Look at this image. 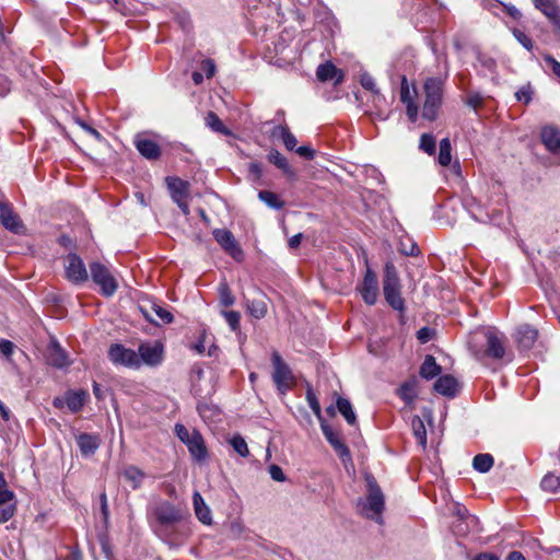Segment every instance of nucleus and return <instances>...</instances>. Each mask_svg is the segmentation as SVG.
<instances>
[{"label": "nucleus", "mask_w": 560, "mask_h": 560, "mask_svg": "<svg viewBox=\"0 0 560 560\" xmlns=\"http://www.w3.org/2000/svg\"><path fill=\"white\" fill-rule=\"evenodd\" d=\"M383 293L386 302L396 311L404 312L405 300L401 296V284L397 269L392 261L385 264L383 277Z\"/></svg>", "instance_id": "obj_1"}, {"label": "nucleus", "mask_w": 560, "mask_h": 560, "mask_svg": "<svg viewBox=\"0 0 560 560\" xmlns=\"http://www.w3.org/2000/svg\"><path fill=\"white\" fill-rule=\"evenodd\" d=\"M444 81L440 78H428L424 82L425 100L422 116L428 120H434L443 100Z\"/></svg>", "instance_id": "obj_2"}, {"label": "nucleus", "mask_w": 560, "mask_h": 560, "mask_svg": "<svg viewBox=\"0 0 560 560\" xmlns=\"http://www.w3.org/2000/svg\"><path fill=\"white\" fill-rule=\"evenodd\" d=\"M368 495L364 504L365 515L369 518L382 523V513L385 506V498L383 491L372 476L366 477Z\"/></svg>", "instance_id": "obj_3"}, {"label": "nucleus", "mask_w": 560, "mask_h": 560, "mask_svg": "<svg viewBox=\"0 0 560 560\" xmlns=\"http://www.w3.org/2000/svg\"><path fill=\"white\" fill-rule=\"evenodd\" d=\"M271 362L273 366L272 381L279 393L284 394L295 383L293 372L276 350L271 353Z\"/></svg>", "instance_id": "obj_4"}, {"label": "nucleus", "mask_w": 560, "mask_h": 560, "mask_svg": "<svg viewBox=\"0 0 560 560\" xmlns=\"http://www.w3.org/2000/svg\"><path fill=\"white\" fill-rule=\"evenodd\" d=\"M92 280L101 289L104 296H112L118 289V283L107 266L102 262L93 261L90 264Z\"/></svg>", "instance_id": "obj_5"}, {"label": "nucleus", "mask_w": 560, "mask_h": 560, "mask_svg": "<svg viewBox=\"0 0 560 560\" xmlns=\"http://www.w3.org/2000/svg\"><path fill=\"white\" fill-rule=\"evenodd\" d=\"M108 359L114 365L138 370L141 368V359L138 353L121 343H113L108 348Z\"/></svg>", "instance_id": "obj_6"}, {"label": "nucleus", "mask_w": 560, "mask_h": 560, "mask_svg": "<svg viewBox=\"0 0 560 560\" xmlns=\"http://www.w3.org/2000/svg\"><path fill=\"white\" fill-rule=\"evenodd\" d=\"M165 180L173 201L185 215H189L190 211L187 198L189 196L190 184L176 176H168Z\"/></svg>", "instance_id": "obj_7"}, {"label": "nucleus", "mask_w": 560, "mask_h": 560, "mask_svg": "<svg viewBox=\"0 0 560 560\" xmlns=\"http://www.w3.org/2000/svg\"><path fill=\"white\" fill-rule=\"evenodd\" d=\"M480 335L482 336V338L486 342L485 354L490 358L497 359V360L502 359L505 353V348H504L503 341L498 336V334L490 328L481 331L480 334L479 332L474 334V336L471 337V340L469 341L470 349H474L476 347L475 342L478 341V337Z\"/></svg>", "instance_id": "obj_8"}, {"label": "nucleus", "mask_w": 560, "mask_h": 560, "mask_svg": "<svg viewBox=\"0 0 560 560\" xmlns=\"http://www.w3.org/2000/svg\"><path fill=\"white\" fill-rule=\"evenodd\" d=\"M139 310L145 319L154 325L170 324L174 320L173 314L155 300H143Z\"/></svg>", "instance_id": "obj_9"}, {"label": "nucleus", "mask_w": 560, "mask_h": 560, "mask_svg": "<svg viewBox=\"0 0 560 560\" xmlns=\"http://www.w3.org/2000/svg\"><path fill=\"white\" fill-rule=\"evenodd\" d=\"M138 355L141 359V365L158 366L164 358V347L159 341H147L139 345Z\"/></svg>", "instance_id": "obj_10"}, {"label": "nucleus", "mask_w": 560, "mask_h": 560, "mask_svg": "<svg viewBox=\"0 0 560 560\" xmlns=\"http://www.w3.org/2000/svg\"><path fill=\"white\" fill-rule=\"evenodd\" d=\"M65 261L66 278L70 282L74 284H80L89 279V273L85 268V265L77 254H68Z\"/></svg>", "instance_id": "obj_11"}, {"label": "nucleus", "mask_w": 560, "mask_h": 560, "mask_svg": "<svg viewBox=\"0 0 560 560\" xmlns=\"http://www.w3.org/2000/svg\"><path fill=\"white\" fill-rule=\"evenodd\" d=\"M0 222L14 234L24 233V224L12 207L4 200H0Z\"/></svg>", "instance_id": "obj_12"}, {"label": "nucleus", "mask_w": 560, "mask_h": 560, "mask_svg": "<svg viewBox=\"0 0 560 560\" xmlns=\"http://www.w3.org/2000/svg\"><path fill=\"white\" fill-rule=\"evenodd\" d=\"M360 293L368 305H374L378 296V281L375 272L368 268L360 287Z\"/></svg>", "instance_id": "obj_13"}, {"label": "nucleus", "mask_w": 560, "mask_h": 560, "mask_svg": "<svg viewBox=\"0 0 560 560\" xmlns=\"http://www.w3.org/2000/svg\"><path fill=\"white\" fill-rule=\"evenodd\" d=\"M320 428L324 436L329 442V444L334 447L338 456L342 459H351V454L349 447L342 442L339 433L325 421H320Z\"/></svg>", "instance_id": "obj_14"}, {"label": "nucleus", "mask_w": 560, "mask_h": 560, "mask_svg": "<svg viewBox=\"0 0 560 560\" xmlns=\"http://www.w3.org/2000/svg\"><path fill=\"white\" fill-rule=\"evenodd\" d=\"M159 525H175L180 520L179 511L168 501L159 504L154 510Z\"/></svg>", "instance_id": "obj_15"}, {"label": "nucleus", "mask_w": 560, "mask_h": 560, "mask_svg": "<svg viewBox=\"0 0 560 560\" xmlns=\"http://www.w3.org/2000/svg\"><path fill=\"white\" fill-rule=\"evenodd\" d=\"M536 9H538L553 25L556 31L560 33V8L557 0H533Z\"/></svg>", "instance_id": "obj_16"}, {"label": "nucleus", "mask_w": 560, "mask_h": 560, "mask_svg": "<svg viewBox=\"0 0 560 560\" xmlns=\"http://www.w3.org/2000/svg\"><path fill=\"white\" fill-rule=\"evenodd\" d=\"M133 143L139 153L147 160H158L162 154V150L155 141L140 135L135 137Z\"/></svg>", "instance_id": "obj_17"}, {"label": "nucleus", "mask_w": 560, "mask_h": 560, "mask_svg": "<svg viewBox=\"0 0 560 560\" xmlns=\"http://www.w3.org/2000/svg\"><path fill=\"white\" fill-rule=\"evenodd\" d=\"M316 77L320 82L332 81L335 85L343 82L345 74L332 62L320 63L316 70Z\"/></svg>", "instance_id": "obj_18"}, {"label": "nucleus", "mask_w": 560, "mask_h": 560, "mask_svg": "<svg viewBox=\"0 0 560 560\" xmlns=\"http://www.w3.org/2000/svg\"><path fill=\"white\" fill-rule=\"evenodd\" d=\"M214 240L234 258L242 255V250L237 246L234 235L226 229H217L213 231Z\"/></svg>", "instance_id": "obj_19"}, {"label": "nucleus", "mask_w": 560, "mask_h": 560, "mask_svg": "<svg viewBox=\"0 0 560 560\" xmlns=\"http://www.w3.org/2000/svg\"><path fill=\"white\" fill-rule=\"evenodd\" d=\"M540 139L546 149L557 154L560 152V130L553 126H546L541 129Z\"/></svg>", "instance_id": "obj_20"}, {"label": "nucleus", "mask_w": 560, "mask_h": 560, "mask_svg": "<svg viewBox=\"0 0 560 560\" xmlns=\"http://www.w3.org/2000/svg\"><path fill=\"white\" fill-rule=\"evenodd\" d=\"M538 330L528 324H523L516 329V341L523 349H530L536 342Z\"/></svg>", "instance_id": "obj_21"}, {"label": "nucleus", "mask_w": 560, "mask_h": 560, "mask_svg": "<svg viewBox=\"0 0 560 560\" xmlns=\"http://www.w3.org/2000/svg\"><path fill=\"white\" fill-rule=\"evenodd\" d=\"M191 456L200 462L207 457V448L199 431L192 430L190 439L185 443Z\"/></svg>", "instance_id": "obj_22"}, {"label": "nucleus", "mask_w": 560, "mask_h": 560, "mask_svg": "<svg viewBox=\"0 0 560 560\" xmlns=\"http://www.w3.org/2000/svg\"><path fill=\"white\" fill-rule=\"evenodd\" d=\"M77 443L83 456L93 455L101 445L97 434L81 433L77 436Z\"/></svg>", "instance_id": "obj_23"}, {"label": "nucleus", "mask_w": 560, "mask_h": 560, "mask_svg": "<svg viewBox=\"0 0 560 560\" xmlns=\"http://www.w3.org/2000/svg\"><path fill=\"white\" fill-rule=\"evenodd\" d=\"M192 503L194 510L197 518L206 525H210L212 523V514L209 506L206 504L203 498L198 491H195L192 494Z\"/></svg>", "instance_id": "obj_24"}, {"label": "nucleus", "mask_w": 560, "mask_h": 560, "mask_svg": "<svg viewBox=\"0 0 560 560\" xmlns=\"http://www.w3.org/2000/svg\"><path fill=\"white\" fill-rule=\"evenodd\" d=\"M458 383L452 375L440 376L434 383V390L443 396L454 397Z\"/></svg>", "instance_id": "obj_25"}, {"label": "nucleus", "mask_w": 560, "mask_h": 560, "mask_svg": "<svg viewBox=\"0 0 560 560\" xmlns=\"http://www.w3.org/2000/svg\"><path fill=\"white\" fill-rule=\"evenodd\" d=\"M121 476L128 481L133 490L141 487L144 478L147 477L145 472L141 470L139 467L129 465L124 468Z\"/></svg>", "instance_id": "obj_26"}, {"label": "nucleus", "mask_w": 560, "mask_h": 560, "mask_svg": "<svg viewBox=\"0 0 560 560\" xmlns=\"http://www.w3.org/2000/svg\"><path fill=\"white\" fill-rule=\"evenodd\" d=\"M88 396L89 394L85 390H69L65 395V401L70 411L78 412L84 406Z\"/></svg>", "instance_id": "obj_27"}, {"label": "nucleus", "mask_w": 560, "mask_h": 560, "mask_svg": "<svg viewBox=\"0 0 560 560\" xmlns=\"http://www.w3.org/2000/svg\"><path fill=\"white\" fill-rule=\"evenodd\" d=\"M268 161L281 170L285 175L293 177L295 175L293 168L289 164L285 156H283L278 150L272 149L267 155Z\"/></svg>", "instance_id": "obj_28"}, {"label": "nucleus", "mask_w": 560, "mask_h": 560, "mask_svg": "<svg viewBox=\"0 0 560 560\" xmlns=\"http://www.w3.org/2000/svg\"><path fill=\"white\" fill-rule=\"evenodd\" d=\"M442 369L433 355L428 354L420 366L419 374L425 380H432L441 373Z\"/></svg>", "instance_id": "obj_29"}, {"label": "nucleus", "mask_w": 560, "mask_h": 560, "mask_svg": "<svg viewBox=\"0 0 560 560\" xmlns=\"http://www.w3.org/2000/svg\"><path fill=\"white\" fill-rule=\"evenodd\" d=\"M47 360L49 364L59 369L70 364L67 353L57 343L50 347Z\"/></svg>", "instance_id": "obj_30"}, {"label": "nucleus", "mask_w": 560, "mask_h": 560, "mask_svg": "<svg viewBox=\"0 0 560 560\" xmlns=\"http://www.w3.org/2000/svg\"><path fill=\"white\" fill-rule=\"evenodd\" d=\"M273 135H279L282 139V142L287 150L293 151L296 149V138L295 136L290 131L289 127L287 125H280L273 129Z\"/></svg>", "instance_id": "obj_31"}, {"label": "nucleus", "mask_w": 560, "mask_h": 560, "mask_svg": "<svg viewBox=\"0 0 560 560\" xmlns=\"http://www.w3.org/2000/svg\"><path fill=\"white\" fill-rule=\"evenodd\" d=\"M336 405L338 411L345 417L346 421L350 425H354L357 423V416L352 409L351 402L343 397H338Z\"/></svg>", "instance_id": "obj_32"}, {"label": "nucleus", "mask_w": 560, "mask_h": 560, "mask_svg": "<svg viewBox=\"0 0 560 560\" xmlns=\"http://www.w3.org/2000/svg\"><path fill=\"white\" fill-rule=\"evenodd\" d=\"M206 125L215 132L230 136L231 130L224 126L220 117L214 112H208L205 118Z\"/></svg>", "instance_id": "obj_33"}, {"label": "nucleus", "mask_w": 560, "mask_h": 560, "mask_svg": "<svg viewBox=\"0 0 560 560\" xmlns=\"http://www.w3.org/2000/svg\"><path fill=\"white\" fill-rule=\"evenodd\" d=\"M494 459L488 453L478 454L472 459V467L479 472H488L493 466Z\"/></svg>", "instance_id": "obj_34"}, {"label": "nucleus", "mask_w": 560, "mask_h": 560, "mask_svg": "<svg viewBox=\"0 0 560 560\" xmlns=\"http://www.w3.org/2000/svg\"><path fill=\"white\" fill-rule=\"evenodd\" d=\"M258 198L271 209L280 210L284 207L279 196L270 190H260Z\"/></svg>", "instance_id": "obj_35"}, {"label": "nucleus", "mask_w": 560, "mask_h": 560, "mask_svg": "<svg viewBox=\"0 0 560 560\" xmlns=\"http://www.w3.org/2000/svg\"><path fill=\"white\" fill-rule=\"evenodd\" d=\"M540 487L544 491L550 493L560 491V476L555 472L546 474L540 481Z\"/></svg>", "instance_id": "obj_36"}, {"label": "nucleus", "mask_w": 560, "mask_h": 560, "mask_svg": "<svg viewBox=\"0 0 560 560\" xmlns=\"http://www.w3.org/2000/svg\"><path fill=\"white\" fill-rule=\"evenodd\" d=\"M411 427L413 434L416 439L418 440L419 444L423 447L427 445V430L424 427L423 421L419 416H415L411 419Z\"/></svg>", "instance_id": "obj_37"}, {"label": "nucleus", "mask_w": 560, "mask_h": 560, "mask_svg": "<svg viewBox=\"0 0 560 560\" xmlns=\"http://www.w3.org/2000/svg\"><path fill=\"white\" fill-rule=\"evenodd\" d=\"M247 310L252 316L260 319L267 314V304L262 299H255L247 302Z\"/></svg>", "instance_id": "obj_38"}, {"label": "nucleus", "mask_w": 560, "mask_h": 560, "mask_svg": "<svg viewBox=\"0 0 560 560\" xmlns=\"http://www.w3.org/2000/svg\"><path fill=\"white\" fill-rule=\"evenodd\" d=\"M452 145L448 138H444L440 141L439 150V163L442 166H448L452 161Z\"/></svg>", "instance_id": "obj_39"}, {"label": "nucleus", "mask_w": 560, "mask_h": 560, "mask_svg": "<svg viewBox=\"0 0 560 560\" xmlns=\"http://www.w3.org/2000/svg\"><path fill=\"white\" fill-rule=\"evenodd\" d=\"M416 384V381H408L400 386L399 396L405 402L411 404L415 400L417 396Z\"/></svg>", "instance_id": "obj_40"}, {"label": "nucleus", "mask_w": 560, "mask_h": 560, "mask_svg": "<svg viewBox=\"0 0 560 560\" xmlns=\"http://www.w3.org/2000/svg\"><path fill=\"white\" fill-rule=\"evenodd\" d=\"M222 316L225 318L226 323L229 324L230 328L237 332L240 331L241 325V314L236 311H222Z\"/></svg>", "instance_id": "obj_41"}, {"label": "nucleus", "mask_w": 560, "mask_h": 560, "mask_svg": "<svg viewBox=\"0 0 560 560\" xmlns=\"http://www.w3.org/2000/svg\"><path fill=\"white\" fill-rule=\"evenodd\" d=\"M435 147H436V141L432 135L424 133L421 136L420 149L423 152L428 153L429 155H432L435 153Z\"/></svg>", "instance_id": "obj_42"}, {"label": "nucleus", "mask_w": 560, "mask_h": 560, "mask_svg": "<svg viewBox=\"0 0 560 560\" xmlns=\"http://www.w3.org/2000/svg\"><path fill=\"white\" fill-rule=\"evenodd\" d=\"M219 295H220V303L223 306H231L234 304L235 299L228 285V283L223 282L219 287Z\"/></svg>", "instance_id": "obj_43"}, {"label": "nucleus", "mask_w": 560, "mask_h": 560, "mask_svg": "<svg viewBox=\"0 0 560 560\" xmlns=\"http://www.w3.org/2000/svg\"><path fill=\"white\" fill-rule=\"evenodd\" d=\"M231 445H232L233 450L242 457L248 456L249 451L247 447V443L242 436H240V435L233 436V439L231 440Z\"/></svg>", "instance_id": "obj_44"}, {"label": "nucleus", "mask_w": 560, "mask_h": 560, "mask_svg": "<svg viewBox=\"0 0 560 560\" xmlns=\"http://www.w3.org/2000/svg\"><path fill=\"white\" fill-rule=\"evenodd\" d=\"M513 35L516 40L528 51L534 48L532 38L518 28L513 30Z\"/></svg>", "instance_id": "obj_45"}, {"label": "nucleus", "mask_w": 560, "mask_h": 560, "mask_svg": "<svg viewBox=\"0 0 560 560\" xmlns=\"http://www.w3.org/2000/svg\"><path fill=\"white\" fill-rule=\"evenodd\" d=\"M306 399L308 402L310 408L313 410V412L317 416V418L322 420V410L318 399L316 398L315 394L312 392V389H307L306 392Z\"/></svg>", "instance_id": "obj_46"}, {"label": "nucleus", "mask_w": 560, "mask_h": 560, "mask_svg": "<svg viewBox=\"0 0 560 560\" xmlns=\"http://www.w3.org/2000/svg\"><path fill=\"white\" fill-rule=\"evenodd\" d=\"M533 90L529 84L522 86L515 92V97L520 102L528 104L532 101Z\"/></svg>", "instance_id": "obj_47"}, {"label": "nucleus", "mask_w": 560, "mask_h": 560, "mask_svg": "<svg viewBox=\"0 0 560 560\" xmlns=\"http://www.w3.org/2000/svg\"><path fill=\"white\" fill-rule=\"evenodd\" d=\"M174 525H159L156 528V534L165 541H171L173 539Z\"/></svg>", "instance_id": "obj_48"}, {"label": "nucleus", "mask_w": 560, "mask_h": 560, "mask_svg": "<svg viewBox=\"0 0 560 560\" xmlns=\"http://www.w3.org/2000/svg\"><path fill=\"white\" fill-rule=\"evenodd\" d=\"M361 85L365 89V90H369L375 94L378 93V90L376 89V84H375V81L374 79L368 74V73H364L361 75Z\"/></svg>", "instance_id": "obj_49"}, {"label": "nucleus", "mask_w": 560, "mask_h": 560, "mask_svg": "<svg viewBox=\"0 0 560 560\" xmlns=\"http://www.w3.org/2000/svg\"><path fill=\"white\" fill-rule=\"evenodd\" d=\"M176 436L185 444L191 436V432L180 423L175 424Z\"/></svg>", "instance_id": "obj_50"}, {"label": "nucleus", "mask_w": 560, "mask_h": 560, "mask_svg": "<svg viewBox=\"0 0 560 560\" xmlns=\"http://www.w3.org/2000/svg\"><path fill=\"white\" fill-rule=\"evenodd\" d=\"M269 474H270V477L276 481L282 482L285 480V475H284L282 468L278 465H271L269 467Z\"/></svg>", "instance_id": "obj_51"}, {"label": "nucleus", "mask_w": 560, "mask_h": 560, "mask_svg": "<svg viewBox=\"0 0 560 560\" xmlns=\"http://www.w3.org/2000/svg\"><path fill=\"white\" fill-rule=\"evenodd\" d=\"M400 100L404 104L415 103L409 91V88L406 82V78L402 79L401 91H400Z\"/></svg>", "instance_id": "obj_52"}, {"label": "nucleus", "mask_w": 560, "mask_h": 560, "mask_svg": "<svg viewBox=\"0 0 560 560\" xmlns=\"http://www.w3.org/2000/svg\"><path fill=\"white\" fill-rule=\"evenodd\" d=\"M15 512V506L13 504L7 505L0 509V524L9 521Z\"/></svg>", "instance_id": "obj_53"}, {"label": "nucleus", "mask_w": 560, "mask_h": 560, "mask_svg": "<svg viewBox=\"0 0 560 560\" xmlns=\"http://www.w3.org/2000/svg\"><path fill=\"white\" fill-rule=\"evenodd\" d=\"M295 152L306 160H313L315 156V151L310 145H301L295 149Z\"/></svg>", "instance_id": "obj_54"}, {"label": "nucleus", "mask_w": 560, "mask_h": 560, "mask_svg": "<svg viewBox=\"0 0 560 560\" xmlns=\"http://www.w3.org/2000/svg\"><path fill=\"white\" fill-rule=\"evenodd\" d=\"M201 70L206 72L207 78H212L215 73V65L211 59H205L201 62Z\"/></svg>", "instance_id": "obj_55"}, {"label": "nucleus", "mask_w": 560, "mask_h": 560, "mask_svg": "<svg viewBox=\"0 0 560 560\" xmlns=\"http://www.w3.org/2000/svg\"><path fill=\"white\" fill-rule=\"evenodd\" d=\"M100 503H101V511H102L103 520L105 523H107L108 517H109V510H108L107 497H106L105 492L101 493Z\"/></svg>", "instance_id": "obj_56"}, {"label": "nucleus", "mask_w": 560, "mask_h": 560, "mask_svg": "<svg viewBox=\"0 0 560 560\" xmlns=\"http://www.w3.org/2000/svg\"><path fill=\"white\" fill-rule=\"evenodd\" d=\"M545 61L551 67L552 72L560 78V62L557 61L552 56L545 55L544 56Z\"/></svg>", "instance_id": "obj_57"}, {"label": "nucleus", "mask_w": 560, "mask_h": 560, "mask_svg": "<svg viewBox=\"0 0 560 560\" xmlns=\"http://www.w3.org/2000/svg\"><path fill=\"white\" fill-rule=\"evenodd\" d=\"M13 349H14V345L13 342H11L10 340H7V339H2L0 341V351L3 355H5L7 358L10 357L13 352Z\"/></svg>", "instance_id": "obj_58"}, {"label": "nucleus", "mask_w": 560, "mask_h": 560, "mask_svg": "<svg viewBox=\"0 0 560 560\" xmlns=\"http://www.w3.org/2000/svg\"><path fill=\"white\" fill-rule=\"evenodd\" d=\"M14 497L15 495H14L13 491L1 488L0 489V506L13 501Z\"/></svg>", "instance_id": "obj_59"}, {"label": "nucleus", "mask_w": 560, "mask_h": 560, "mask_svg": "<svg viewBox=\"0 0 560 560\" xmlns=\"http://www.w3.org/2000/svg\"><path fill=\"white\" fill-rule=\"evenodd\" d=\"M432 337V330L428 327H422L417 332V338L420 340L421 343L428 342Z\"/></svg>", "instance_id": "obj_60"}, {"label": "nucleus", "mask_w": 560, "mask_h": 560, "mask_svg": "<svg viewBox=\"0 0 560 560\" xmlns=\"http://www.w3.org/2000/svg\"><path fill=\"white\" fill-rule=\"evenodd\" d=\"M466 104L472 108H478L482 104V97L479 94H470L467 97Z\"/></svg>", "instance_id": "obj_61"}, {"label": "nucleus", "mask_w": 560, "mask_h": 560, "mask_svg": "<svg viewBox=\"0 0 560 560\" xmlns=\"http://www.w3.org/2000/svg\"><path fill=\"white\" fill-rule=\"evenodd\" d=\"M248 171L256 179H259L262 175L261 164L258 162H252L248 165Z\"/></svg>", "instance_id": "obj_62"}, {"label": "nucleus", "mask_w": 560, "mask_h": 560, "mask_svg": "<svg viewBox=\"0 0 560 560\" xmlns=\"http://www.w3.org/2000/svg\"><path fill=\"white\" fill-rule=\"evenodd\" d=\"M407 107V116L410 119V121L415 122L418 118V106L416 103H409L406 105Z\"/></svg>", "instance_id": "obj_63"}, {"label": "nucleus", "mask_w": 560, "mask_h": 560, "mask_svg": "<svg viewBox=\"0 0 560 560\" xmlns=\"http://www.w3.org/2000/svg\"><path fill=\"white\" fill-rule=\"evenodd\" d=\"M504 10L514 20H520L522 18V13L513 4H504Z\"/></svg>", "instance_id": "obj_64"}]
</instances>
